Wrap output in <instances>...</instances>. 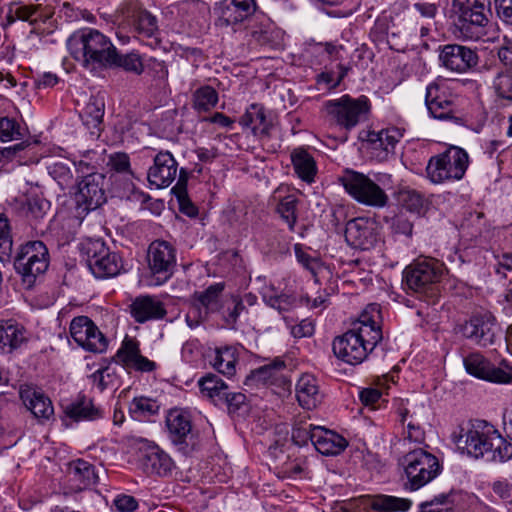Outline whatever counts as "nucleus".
<instances>
[{
	"label": "nucleus",
	"instance_id": "nucleus-59",
	"mask_svg": "<svg viewBox=\"0 0 512 512\" xmlns=\"http://www.w3.org/2000/svg\"><path fill=\"white\" fill-rule=\"evenodd\" d=\"M315 330L314 324L308 319L302 320L299 324L291 327V334L295 338L310 337Z\"/></svg>",
	"mask_w": 512,
	"mask_h": 512
},
{
	"label": "nucleus",
	"instance_id": "nucleus-61",
	"mask_svg": "<svg viewBox=\"0 0 512 512\" xmlns=\"http://www.w3.org/2000/svg\"><path fill=\"white\" fill-rule=\"evenodd\" d=\"M114 505L119 512H132L137 508L138 503L133 496L120 495L114 500Z\"/></svg>",
	"mask_w": 512,
	"mask_h": 512
},
{
	"label": "nucleus",
	"instance_id": "nucleus-39",
	"mask_svg": "<svg viewBox=\"0 0 512 512\" xmlns=\"http://www.w3.org/2000/svg\"><path fill=\"white\" fill-rule=\"evenodd\" d=\"M187 179V172L184 169H180L177 184L172 188V192L179 202L180 211L189 217H193L197 215L198 209L188 197L186 189Z\"/></svg>",
	"mask_w": 512,
	"mask_h": 512
},
{
	"label": "nucleus",
	"instance_id": "nucleus-57",
	"mask_svg": "<svg viewBox=\"0 0 512 512\" xmlns=\"http://www.w3.org/2000/svg\"><path fill=\"white\" fill-rule=\"evenodd\" d=\"M295 254L297 260L314 276H316L317 271L320 268V262L317 259L311 257L308 253L304 252L299 245L295 246Z\"/></svg>",
	"mask_w": 512,
	"mask_h": 512
},
{
	"label": "nucleus",
	"instance_id": "nucleus-49",
	"mask_svg": "<svg viewBox=\"0 0 512 512\" xmlns=\"http://www.w3.org/2000/svg\"><path fill=\"white\" fill-rule=\"evenodd\" d=\"M13 240L8 218L0 214V260L5 261L12 254Z\"/></svg>",
	"mask_w": 512,
	"mask_h": 512
},
{
	"label": "nucleus",
	"instance_id": "nucleus-26",
	"mask_svg": "<svg viewBox=\"0 0 512 512\" xmlns=\"http://www.w3.org/2000/svg\"><path fill=\"white\" fill-rule=\"evenodd\" d=\"M20 397L25 407L40 421H47L54 415L52 401L42 391L32 387L21 389Z\"/></svg>",
	"mask_w": 512,
	"mask_h": 512
},
{
	"label": "nucleus",
	"instance_id": "nucleus-40",
	"mask_svg": "<svg viewBox=\"0 0 512 512\" xmlns=\"http://www.w3.org/2000/svg\"><path fill=\"white\" fill-rule=\"evenodd\" d=\"M410 506L408 499L389 495H378L371 502V508L377 512H405Z\"/></svg>",
	"mask_w": 512,
	"mask_h": 512
},
{
	"label": "nucleus",
	"instance_id": "nucleus-41",
	"mask_svg": "<svg viewBox=\"0 0 512 512\" xmlns=\"http://www.w3.org/2000/svg\"><path fill=\"white\" fill-rule=\"evenodd\" d=\"M217 103L218 93L209 85L199 87L192 94V106L198 112H208L213 109Z\"/></svg>",
	"mask_w": 512,
	"mask_h": 512
},
{
	"label": "nucleus",
	"instance_id": "nucleus-55",
	"mask_svg": "<svg viewBox=\"0 0 512 512\" xmlns=\"http://www.w3.org/2000/svg\"><path fill=\"white\" fill-rule=\"evenodd\" d=\"M21 137L20 125L14 119L8 117L0 118V140L2 142L18 140Z\"/></svg>",
	"mask_w": 512,
	"mask_h": 512
},
{
	"label": "nucleus",
	"instance_id": "nucleus-5",
	"mask_svg": "<svg viewBox=\"0 0 512 512\" xmlns=\"http://www.w3.org/2000/svg\"><path fill=\"white\" fill-rule=\"evenodd\" d=\"M467 152L456 146L448 148L443 153L432 156L426 166L427 178L435 184L451 180H460L468 168Z\"/></svg>",
	"mask_w": 512,
	"mask_h": 512
},
{
	"label": "nucleus",
	"instance_id": "nucleus-45",
	"mask_svg": "<svg viewBox=\"0 0 512 512\" xmlns=\"http://www.w3.org/2000/svg\"><path fill=\"white\" fill-rule=\"evenodd\" d=\"M133 27L140 36L150 38L158 30L157 19L147 11H139L134 16Z\"/></svg>",
	"mask_w": 512,
	"mask_h": 512
},
{
	"label": "nucleus",
	"instance_id": "nucleus-12",
	"mask_svg": "<svg viewBox=\"0 0 512 512\" xmlns=\"http://www.w3.org/2000/svg\"><path fill=\"white\" fill-rule=\"evenodd\" d=\"M147 262L156 284H162L173 275L176 266V250L166 241H154L149 245Z\"/></svg>",
	"mask_w": 512,
	"mask_h": 512
},
{
	"label": "nucleus",
	"instance_id": "nucleus-46",
	"mask_svg": "<svg viewBox=\"0 0 512 512\" xmlns=\"http://www.w3.org/2000/svg\"><path fill=\"white\" fill-rule=\"evenodd\" d=\"M493 89L499 98L512 102V69L497 73L493 80Z\"/></svg>",
	"mask_w": 512,
	"mask_h": 512
},
{
	"label": "nucleus",
	"instance_id": "nucleus-35",
	"mask_svg": "<svg viewBox=\"0 0 512 512\" xmlns=\"http://www.w3.org/2000/svg\"><path fill=\"white\" fill-rule=\"evenodd\" d=\"M166 425L170 436L175 443H183L192 429L189 416L178 409L169 411L166 417Z\"/></svg>",
	"mask_w": 512,
	"mask_h": 512
},
{
	"label": "nucleus",
	"instance_id": "nucleus-58",
	"mask_svg": "<svg viewBox=\"0 0 512 512\" xmlns=\"http://www.w3.org/2000/svg\"><path fill=\"white\" fill-rule=\"evenodd\" d=\"M378 385L379 387H368L360 391L359 397L363 405L374 408V405L379 401L382 395V386L380 384Z\"/></svg>",
	"mask_w": 512,
	"mask_h": 512
},
{
	"label": "nucleus",
	"instance_id": "nucleus-50",
	"mask_svg": "<svg viewBox=\"0 0 512 512\" xmlns=\"http://www.w3.org/2000/svg\"><path fill=\"white\" fill-rule=\"evenodd\" d=\"M296 209L297 198L294 195L284 197L277 206V212L287 222L290 230H293L297 221Z\"/></svg>",
	"mask_w": 512,
	"mask_h": 512
},
{
	"label": "nucleus",
	"instance_id": "nucleus-19",
	"mask_svg": "<svg viewBox=\"0 0 512 512\" xmlns=\"http://www.w3.org/2000/svg\"><path fill=\"white\" fill-rule=\"evenodd\" d=\"M495 317L488 311H482L473 314L461 326V332L464 337L470 339L480 346H488L493 342Z\"/></svg>",
	"mask_w": 512,
	"mask_h": 512
},
{
	"label": "nucleus",
	"instance_id": "nucleus-38",
	"mask_svg": "<svg viewBox=\"0 0 512 512\" xmlns=\"http://www.w3.org/2000/svg\"><path fill=\"white\" fill-rule=\"evenodd\" d=\"M223 290V283H215L210 285L205 291L195 293L196 300L205 309L206 314L220 311Z\"/></svg>",
	"mask_w": 512,
	"mask_h": 512
},
{
	"label": "nucleus",
	"instance_id": "nucleus-64",
	"mask_svg": "<svg viewBox=\"0 0 512 512\" xmlns=\"http://www.w3.org/2000/svg\"><path fill=\"white\" fill-rule=\"evenodd\" d=\"M407 438L412 442H422L424 440V431L419 425L409 422L407 424Z\"/></svg>",
	"mask_w": 512,
	"mask_h": 512
},
{
	"label": "nucleus",
	"instance_id": "nucleus-44",
	"mask_svg": "<svg viewBox=\"0 0 512 512\" xmlns=\"http://www.w3.org/2000/svg\"><path fill=\"white\" fill-rule=\"evenodd\" d=\"M264 302L279 313L284 314L297 306V299L293 294L287 293H265Z\"/></svg>",
	"mask_w": 512,
	"mask_h": 512
},
{
	"label": "nucleus",
	"instance_id": "nucleus-43",
	"mask_svg": "<svg viewBox=\"0 0 512 512\" xmlns=\"http://www.w3.org/2000/svg\"><path fill=\"white\" fill-rule=\"evenodd\" d=\"M113 59L114 60L113 63H111V67H120L127 72H132L137 75H140L144 71L143 61L140 55L136 53L120 55L115 48Z\"/></svg>",
	"mask_w": 512,
	"mask_h": 512
},
{
	"label": "nucleus",
	"instance_id": "nucleus-42",
	"mask_svg": "<svg viewBox=\"0 0 512 512\" xmlns=\"http://www.w3.org/2000/svg\"><path fill=\"white\" fill-rule=\"evenodd\" d=\"M244 310L245 306L242 299L239 296L230 295L223 298L220 311L218 312L221 314L225 324L229 327H233Z\"/></svg>",
	"mask_w": 512,
	"mask_h": 512
},
{
	"label": "nucleus",
	"instance_id": "nucleus-62",
	"mask_svg": "<svg viewBox=\"0 0 512 512\" xmlns=\"http://www.w3.org/2000/svg\"><path fill=\"white\" fill-rule=\"evenodd\" d=\"M496 3L499 17L512 25V0H496Z\"/></svg>",
	"mask_w": 512,
	"mask_h": 512
},
{
	"label": "nucleus",
	"instance_id": "nucleus-16",
	"mask_svg": "<svg viewBox=\"0 0 512 512\" xmlns=\"http://www.w3.org/2000/svg\"><path fill=\"white\" fill-rule=\"evenodd\" d=\"M425 102L433 118L439 120L455 118V98L444 80L433 82L427 86Z\"/></svg>",
	"mask_w": 512,
	"mask_h": 512
},
{
	"label": "nucleus",
	"instance_id": "nucleus-2",
	"mask_svg": "<svg viewBox=\"0 0 512 512\" xmlns=\"http://www.w3.org/2000/svg\"><path fill=\"white\" fill-rule=\"evenodd\" d=\"M453 442L462 454L476 459L486 457L494 462H506L512 458V444L486 421L459 426L453 433Z\"/></svg>",
	"mask_w": 512,
	"mask_h": 512
},
{
	"label": "nucleus",
	"instance_id": "nucleus-51",
	"mask_svg": "<svg viewBox=\"0 0 512 512\" xmlns=\"http://www.w3.org/2000/svg\"><path fill=\"white\" fill-rule=\"evenodd\" d=\"M39 6L37 5H15L11 6L6 16L9 24L13 23L16 19L22 21H29L33 24L37 18L34 16L37 14Z\"/></svg>",
	"mask_w": 512,
	"mask_h": 512
},
{
	"label": "nucleus",
	"instance_id": "nucleus-11",
	"mask_svg": "<svg viewBox=\"0 0 512 512\" xmlns=\"http://www.w3.org/2000/svg\"><path fill=\"white\" fill-rule=\"evenodd\" d=\"M444 271L443 263L436 259L418 260L405 268L404 282L410 290L423 293L440 282Z\"/></svg>",
	"mask_w": 512,
	"mask_h": 512
},
{
	"label": "nucleus",
	"instance_id": "nucleus-36",
	"mask_svg": "<svg viewBox=\"0 0 512 512\" xmlns=\"http://www.w3.org/2000/svg\"><path fill=\"white\" fill-rule=\"evenodd\" d=\"M68 417L80 420H96L102 416V410L95 406L93 400L86 396H79L69 404L65 410Z\"/></svg>",
	"mask_w": 512,
	"mask_h": 512
},
{
	"label": "nucleus",
	"instance_id": "nucleus-13",
	"mask_svg": "<svg viewBox=\"0 0 512 512\" xmlns=\"http://www.w3.org/2000/svg\"><path fill=\"white\" fill-rule=\"evenodd\" d=\"M87 255L88 266L97 278L114 277L123 269L121 257L110 251L102 241L90 243Z\"/></svg>",
	"mask_w": 512,
	"mask_h": 512
},
{
	"label": "nucleus",
	"instance_id": "nucleus-10",
	"mask_svg": "<svg viewBox=\"0 0 512 512\" xmlns=\"http://www.w3.org/2000/svg\"><path fill=\"white\" fill-rule=\"evenodd\" d=\"M257 10L255 0H221L214 6V24L225 31L236 32Z\"/></svg>",
	"mask_w": 512,
	"mask_h": 512
},
{
	"label": "nucleus",
	"instance_id": "nucleus-9",
	"mask_svg": "<svg viewBox=\"0 0 512 512\" xmlns=\"http://www.w3.org/2000/svg\"><path fill=\"white\" fill-rule=\"evenodd\" d=\"M14 266L23 281L32 284L49 266V253L42 241H29L21 246Z\"/></svg>",
	"mask_w": 512,
	"mask_h": 512
},
{
	"label": "nucleus",
	"instance_id": "nucleus-14",
	"mask_svg": "<svg viewBox=\"0 0 512 512\" xmlns=\"http://www.w3.org/2000/svg\"><path fill=\"white\" fill-rule=\"evenodd\" d=\"M468 374L493 383L507 384L512 381V367L504 361L501 366L495 367L480 353H470L463 359Z\"/></svg>",
	"mask_w": 512,
	"mask_h": 512
},
{
	"label": "nucleus",
	"instance_id": "nucleus-29",
	"mask_svg": "<svg viewBox=\"0 0 512 512\" xmlns=\"http://www.w3.org/2000/svg\"><path fill=\"white\" fill-rule=\"evenodd\" d=\"M130 312L138 323L161 319L166 315L162 302L152 296L137 297L130 305Z\"/></svg>",
	"mask_w": 512,
	"mask_h": 512
},
{
	"label": "nucleus",
	"instance_id": "nucleus-54",
	"mask_svg": "<svg viewBox=\"0 0 512 512\" xmlns=\"http://www.w3.org/2000/svg\"><path fill=\"white\" fill-rule=\"evenodd\" d=\"M159 408L160 406L157 401L146 397H139L133 400L131 410L137 417H146L157 414Z\"/></svg>",
	"mask_w": 512,
	"mask_h": 512
},
{
	"label": "nucleus",
	"instance_id": "nucleus-33",
	"mask_svg": "<svg viewBox=\"0 0 512 512\" xmlns=\"http://www.w3.org/2000/svg\"><path fill=\"white\" fill-rule=\"evenodd\" d=\"M237 361V349L233 346H223L214 349L209 362L219 373L230 377L236 372Z\"/></svg>",
	"mask_w": 512,
	"mask_h": 512
},
{
	"label": "nucleus",
	"instance_id": "nucleus-32",
	"mask_svg": "<svg viewBox=\"0 0 512 512\" xmlns=\"http://www.w3.org/2000/svg\"><path fill=\"white\" fill-rule=\"evenodd\" d=\"M240 124L250 128L254 135L265 137L269 135L272 127L267 119L265 109L258 104H252L240 119Z\"/></svg>",
	"mask_w": 512,
	"mask_h": 512
},
{
	"label": "nucleus",
	"instance_id": "nucleus-25",
	"mask_svg": "<svg viewBox=\"0 0 512 512\" xmlns=\"http://www.w3.org/2000/svg\"><path fill=\"white\" fill-rule=\"evenodd\" d=\"M65 477L73 492L82 491L98 480L94 466L82 459L68 463Z\"/></svg>",
	"mask_w": 512,
	"mask_h": 512
},
{
	"label": "nucleus",
	"instance_id": "nucleus-17",
	"mask_svg": "<svg viewBox=\"0 0 512 512\" xmlns=\"http://www.w3.org/2000/svg\"><path fill=\"white\" fill-rule=\"evenodd\" d=\"M293 438L309 439L315 449L326 456L338 455L348 445L344 437L320 426L312 427L309 430L298 429L293 432Z\"/></svg>",
	"mask_w": 512,
	"mask_h": 512
},
{
	"label": "nucleus",
	"instance_id": "nucleus-24",
	"mask_svg": "<svg viewBox=\"0 0 512 512\" xmlns=\"http://www.w3.org/2000/svg\"><path fill=\"white\" fill-rule=\"evenodd\" d=\"M118 361L126 368L139 372H152L157 364L141 354L139 342L134 338L125 337L117 351Z\"/></svg>",
	"mask_w": 512,
	"mask_h": 512
},
{
	"label": "nucleus",
	"instance_id": "nucleus-30",
	"mask_svg": "<svg viewBox=\"0 0 512 512\" xmlns=\"http://www.w3.org/2000/svg\"><path fill=\"white\" fill-rule=\"evenodd\" d=\"M296 397L303 408L312 410L321 404L323 394L317 379L311 374H303L296 384Z\"/></svg>",
	"mask_w": 512,
	"mask_h": 512
},
{
	"label": "nucleus",
	"instance_id": "nucleus-6",
	"mask_svg": "<svg viewBox=\"0 0 512 512\" xmlns=\"http://www.w3.org/2000/svg\"><path fill=\"white\" fill-rule=\"evenodd\" d=\"M406 486L418 490L431 482L440 473V464L436 456L423 449L407 453L403 458Z\"/></svg>",
	"mask_w": 512,
	"mask_h": 512
},
{
	"label": "nucleus",
	"instance_id": "nucleus-48",
	"mask_svg": "<svg viewBox=\"0 0 512 512\" xmlns=\"http://www.w3.org/2000/svg\"><path fill=\"white\" fill-rule=\"evenodd\" d=\"M284 367V362L277 361L257 369L254 373V377L265 383L274 384L283 380L282 371Z\"/></svg>",
	"mask_w": 512,
	"mask_h": 512
},
{
	"label": "nucleus",
	"instance_id": "nucleus-22",
	"mask_svg": "<svg viewBox=\"0 0 512 512\" xmlns=\"http://www.w3.org/2000/svg\"><path fill=\"white\" fill-rule=\"evenodd\" d=\"M346 241L355 248L368 250L377 240L375 222L364 217L348 221L345 228Z\"/></svg>",
	"mask_w": 512,
	"mask_h": 512
},
{
	"label": "nucleus",
	"instance_id": "nucleus-21",
	"mask_svg": "<svg viewBox=\"0 0 512 512\" xmlns=\"http://www.w3.org/2000/svg\"><path fill=\"white\" fill-rule=\"evenodd\" d=\"M178 164L168 151H161L154 157L153 165L149 168L147 179L156 188L168 187L176 178Z\"/></svg>",
	"mask_w": 512,
	"mask_h": 512
},
{
	"label": "nucleus",
	"instance_id": "nucleus-47",
	"mask_svg": "<svg viewBox=\"0 0 512 512\" xmlns=\"http://www.w3.org/2000/svg\"><path fill=\"white\" fill-rule=\"evenodd\" d=\"M399 202L406 210L420 214L426 205L422 194L415 190L405 189L399 193Z\"/></svg>",
	"mask_w": 512,
	"mask_h": 512
},
{
	"label": "nucleus",
	"instance_id": "nucleus-31",
	"mask_svg": "<svg viewBox=\"0 0 512 512\" xmlns=\"http://www.w3.org/2000/svg\"><path fill=\"white\" fill-rule=\"evenodd\" d=\"M269 455L274 459V470L279 478H292L300 475L306 469L305 461L291 460L290 455L279 446H271Z\"/></svg>",
	"mask_w": 512,
	"mask_h": 512
},
{
	"label": "nucleus",
	"instance_id": "nucleus-27",
	"mask_svg": "<svg viewBox=\"0 0 512 512\" xmlns=\"http://www.w3.org/2000/svg\"><path fill=\"white\" fill-rule=\"evenodd\" d=\"M141 463L147 474L157 476H167L174 467L171 457L156 445L146 448Z\"/></svg>",
	"mask_w": 512,
	"mask_h": 512
},
{
	"label": "nucleus",
	"instance_id": "nucleus-1",
	"mask_svg": "<svg viewBox=\"0 0 512 512\" xmlns=\"http://www.w3.org/2000/svg\"><path fill=\"white\" fill-rule=\"evenodd\" d=\"M380 313L376 304H371L352 323V327L333 341L334 354L351 365L362 363L382 339L378 320Z\"/></svg>",
	"mask_w": 512,
	"mask_h": 512
},
{
	"label": "nucleus",
	"instance_id": "nucleus-23",
	"mask_svg": "<svg viewBox=\"0 0 512 512\" xmlns=\"http://www.w3.org/2000/svg\"><path fill=\"white\" fill-rule=\"evenodd\" d=\"M403 137V130L397 127L370 132L367 136V145L370 153L376 159L383 161L394 152L396 144Z\"/></svg>",
	"mask_w": 512,
	"mask_h": 512
},
{
	"label": "nucleus",
	"instance_id": "nucleus-53",
	"mask_svg": "<svg viewBox=\"0 0 512 512\" xmlns=\"http://www.w3.org/2000/svg\"><path fill=\"white\" fill-rule=\"evenodd\" d=\"M104 104L97 100H90L82 113L84 123L86 125L97 126L101 123L104 115Z\"/></svg>",
	"mask_w": 512,
	"mask_h": 512
},
{
	"label": "nucleus",
	"instance_id": "nucleus-34",
	"mask_svg": "<svg viewBox=\"0 0 512 512\" xmlns=\"http://www.w3.org/2000/svg\"><path fill=\"white\" fill-rule=\"evenodd\" d=\"M291 162L297 176L312 183L317 173V166L314 157L304 148H296L291 153Z\"/></svg>",
	"mask_w": 512,
	"mask_h": 512
},
{
	"label": "nucleus",
	"instance_id": "nucleus-28",
	"mask_svg": "<svg viewBox=\"0 0 512 512\" xmlns=\"http://www.w3.org/2000/svg\"><path fill=\"white\" fill-rule=\"evenodd\" d=\"M28 341L26 328L15 320L0 321V351L12 353Z\"/></svg>",
	"mask_w": 512,
	"mask_h": 512
},
{
	"label": "nucleus",
	"instance_id": "nucleus-7",
	"mask_svg": "<svg viewBox=\"0 0 512 512\" xmlns=\"http://www.w3.org/2000/svg\"><path fill=\"white\" fill-rule=\"evenodd\" d=\"M324 110L337 125L350 130L354 128L370 110V102L366 96L352 98L343 95L338 99L324 103Z\"/></svg>",
	"mask_w": 512,
	"mask_h": 512
},
{
	"label": "nucleus",
	"instance_id": "nucleus-20",
	"mask_svg": "<svg viewBox=\"0 0 512 512\" xmlns=\"http://www.w3.org/2000/svg\"><path fill=\"white\" fill-rule=\"evenodd\" d=\"M439 60L446 69L457 73H464L476 66L478 56L475 51L468 47L449 44L442 48Z\"/></svg>",
	"mask_w": 512,
	"mask_h": 512
},
{
	"label": "nucleus",
	"instance_id": "nucleus-3",
	"mask_svg": "<svg viewBox=\"0 0 512 512\" xmlns=\"http://www.w3.org/2000/svg\"><path fill=\"white\" fill-rule=\"evenodd\" d=\"M71 56L86 68H111L115 46L111 40L93 28L75 31L67 40Z\"/></svg>",
	"mask_w": 512,
	"mask_h": 512
},
{
	"label": "nucleus",
	"instance_id": "nucleus-63",
	"mask_svg": "<svg viewBox=\"0 0 512 512\" xmlns=\"http://www.w3.org/2000/svg\"><path fill=\"white\" fill-rule=\"evenodd\" d=\"M493 492L503 500L512 499V486L506 481H496L493 483Z\"/></svg>",
	"mask_w": 512,
	"mask_h": 512
},
{
	"label": "nucleus",
	"instance_id": "nucleus-8",
	"mask_svg": "<svg viewBox=\"0 0 512 512\" xmlns=\"http://www.w3.org/2000/svg\"><path fill=\"white\" fill-rule=\"evenodd\" d=\"M340 182L347 193L362 204L384 207L388 202L385 191L363 173L346 170L340 177Z\"/></svg>",
	"mask_w": 512,
	"mask_h": 512
},
{
	"label": "nucleus",
	"instance_id": "nucleus-4",
	"mask_svg": "<svg viewBox=\"0 0 512 512\" xmlns=\"http://www.w3.org/2000/svg\"><path fill=\"white\" fill-rule=\"evenodd\" d=\"M490 0H452L451 18L456 31L467 40H479L486 34Z\"/></svg>",
	"mask_w": 512,
	"mask_h": 512
},
{
	"label": "nucleus",
	"instance_id": "nucleus-37",
	"mask_svg": "<svg viewBox=\"0 0 512 512\" xmlns=\"http://www.w3.org/2000/svg\"><path fill=\"white\" fill-rule=\"evenodd\" d=\"M198 386L203 397L210 399L218 405L225 398L228 385L217 375L208 373L198 381Z\"/></svg>",
	"mask_w": 512,
	"mask_h": 512
},
{
	"label": "nucleus",
	"instance_id": "nucleus-56",
	"mask_svg": "<svg viewBox=\"0 0 512 512\" xmlns=\"http://www.w3.org/2000/svg\"><path fill=\"white\" fill-rule=\"evenodd\" d=\"M108 165L118 173H130V159L128 154L118 152L110 155Z\"/></svg>",
	"mask_w": 512,
	"mask_h": 512
},
{
	"label": "nucleus",
	"instance_id": "nucleus-18",
	"mask_svg": "<svg viewBox=\"0 0 512 512\" xmlns=\"http://www.w3.org/2000/svg\"><path fill=\"white\" fill-rule=\"evenodd\" d=\"M105 176L102 173L91 172L78 183L75 201L84 211H92L106 201L104 190Z\"/></svg>",
	"mask_w": 512,
	"mask_h": 512
},
{
	"label": "nucleus",
	"instance_id": "nucleus-52",
	"mask_svg": "<svg viewBox=\"0 0 512 512\" xmlns=\"http://www.w3.org/2000/svg\"><path fill=\"white\" fill-rule=\"evenodd\" d=\"M49 173L61 189L64 190L73 185V173L67 164L63 162H56L50 166Z\"/></svg>",
	"mask_w": 512,
	"mask_h": 512
},
{
	"label": "nucleus",
	"instance_id": "nucleus-60",
	"mask_svg": "<svg viewBox=\"0 0 512 512\" xmlns=\"http://www.w3.org/2000/svg\"><path fill=\"white\" fill-rule=\"evenodd\" d=\"M246 401V396L240 392L231 393L227 390L225 398L222 399L220 404H226L230 411L238 410Z\"/></svg>",
	"mask_w": 512,
	"mask_h": 512
},
{
	"label": "nucleus",
	"instance_id": "nucleus-15",
	"mask_svg": "<svg viewBox=\"0 0 512 512\" xmlns=\"http://www.w3.org/2000/svg\"><path fill=\"white\" fill-rule=\"evenodd\" d=\"M70 334L87 351L103 353L108 347L107 338L87 316H78L71 321Z\"/></svg>",
	"mask_w": 512,
	"mask_h": 512
}]
</instances>
